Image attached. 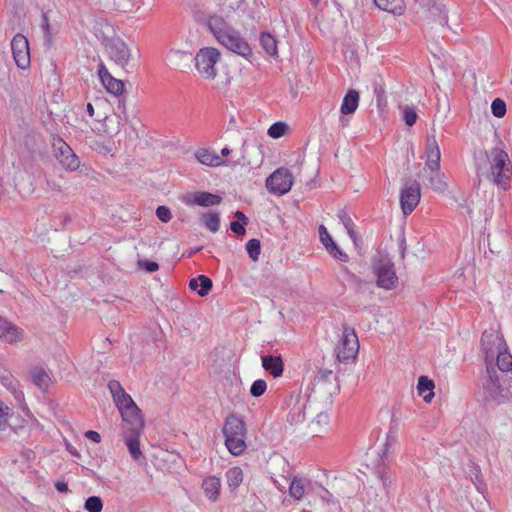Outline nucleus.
<instances>
[{
	"mask_svg": "<svg viewBox=\"0 0 512 512\" xmlns=\"http://www.w3.org/2000/svg\"><path fill=\"white\" fill-rule=\"evenodd\" d=\"M330 405L324 404L323 400H318L316 406H314L312 414H316V418L309 425L310 433L314 436L321 434L327 429L330 420L327 409Z\"/></svg>",
	"mask_w": 512,
	"mask_h": 512,
	"instance_id": "18",
	"label": "nucleus"
},
{
	"mask_svg": "<svg viewBox=\"0 0 512 512\" xmlns=\"http://www.w3.org/2000/svg\"><path fill=\"white\" fill-rule=\"evenodd\" d=\"M491 112L495 117H503L506 114L505 102L500 98L494 99L491 104Z\"/></svg>",
	"mask_w": 512,
	"mask_h": 512,
	"instance_id": "44",
	"label": "nucleus"
},
{
	"mask_svg": "<svg viewBox=\"0 0 512 512\" xmlns=\"http://www.w3.org/2000/svg\"><path fill=\"white\" fill-rule=\"evenodd\" d=\"M267 389V384L264 380L258 379L255 380L250 388V393L254 397H260L262 396Z\"/></svg>",
	"mask_w": 512,
	"mask_h": 512,
	"instance_id": "45",
	"label": "nucleus"
},
{
	"mask_svg": "<svg viewBox=\"0 0 512 512\" xmlns=\"http://www.w3.org/2000/svg\"><path fill=\"white\" fill-rule=\"evenodd\" d=\"M140 266L143 267L148 272H155L159 269V265L156 262L144 260L140 262Z\"/></svg>",
	"mask_w": 512,
	"mask_h": 512,
	"instance_id": "54",
	"label": "nucleus"
},
{
	"mask_svg": "<svg viewBox=\"0 0 512 512\" xmlns=\"http://www.w3.org/2000/svg\"><path fill=\"white\" fill-rule=\"evenodd\" d=\"M201 220L204 226L213 233H216L220 228V215L218 212L204 213Z\"/></svg>",
	"mask_w": 512,
	"mask_h": 512,
	"instance_id": "37",
	"label": "nucleus"
},
{
	"mask_svg": "<svg viewBox=\"0 0 512 512\" xmlns=\"http://www.w3.org/2000/svg\"><path fill=\"white\" fill-rule=\"evenodd\" d=\"M481 349L485 356L486 366L493 365L496 358L495 367L499 373L512 370V355L507 351V346L503 336L495 329L485 330L481 337Z\"/></svg>",
	"mask_w": 512,
	"mask_h": 512,
	"instance_id": "3",
	"label": "nucleus"
},
{
	"mask_svg": "<svg viewBox=\"0 0 512 512\" xmlns=\"http://www.w3.org/2000/svg\"><path fill=\"white\" fill-rule=\"evenodd\" d=\"M425 156L424 172H428L425 176V186L438 193L445 192L448 184L445 174L440 171L441 152L435 135H429L426 138Z\"/></svg>",
	"mask_w": 512,
	"mask_h": 512,
	"instance_id": "4",
	"label": "nucleus"
},
{
	"mask_svg": "<svg viewBox=\"0 0 512 512\" xmlns=\"http://www.w3.org/2000/svg\"><path fill=\"white\" fill-rule=\"evenodd\" d=\"M288 129V125L284 122L278 121L273 123L268 129V135L271 138L278 139L282 137Z\"/></svg>",
	"mask_w": 512,
	"mask_h": 512,
	"instance_id": "41",
	"label": "nucleus"
},
{
	"mask_svg": "<svg viewBox=\"0 0 512 512\" xmlns=\"http://www.w3.org/2000/svg\"><path fill=\"white\" fill-rule=\"evenodd\" d=\"M476 173L478 181L486 177L498 187H508L512 167L508 154L499 147L492 148L489 152L479 151L475 154Z\"/></svg>",
	"mask_w": 512,
	"mask_h": 512,
	"instance_id": "1",
	"label": "nucleus"
},
{
	"mask_svg": "<svg viewBox=\"0 0 512 512\" xmlns=\"http://www.w3.org/2000/svg\"><path fill=\"white\" fill-rule=\"evenodd\" d=\"M359 350L358 337L354 331L349 327L343 328L341 341L336 348V357L339 362H348L355 359Z\"/></svg>",
	"mask_w": 512,
	"mask_h": 512,
	"instance_id": "12",
	"label": "nucleus"
},
{
	"mask_svg": "<svg viewBox=\"0 0 512 512\" xmlns=\"http://www.w3.org/2000/svg\"><path fill=\"white\" fill-rule=\"evenodd\" d=\"M114 402H115L117 408L119 409V411H121V410H123L125 408H128L131 405L135 404V402L133 401L132 397L129 394H127L126 392L122 393L121 396H119L116 399H114Z\"/></svg>",
	"mask_w": 512,
	"mask_h": 512,
	"instance_id": "46",
	"label": "nucleus"
},
{
	"mask_svg": "<svg viewBox=\"0 0 512 512\" xmlns=\"http://www.w3.org/2000/svg\"><path fill=\"white\" fill-rule=\"evenodd\" d=\"M190 58L191 54L179 50H170L166 55L168 63L175 69H181L186 66Z\"/></svg>",
	"mask_w": 512,
	"mask_h": 512,
	"instance_id": "31",
	"label": "nucleus"
},
{
	"mask_svg": "<svg viewBox=\"0 0 512 512\" xmlns=\"http://www.w3.org/2000/svg\"><path fill=\"white\" fill-rule=\"evenodd\" d=\"M330 255H332L335 259L340 260L342 262H347L349 260V256L343 252L337 244L334 242L329 248L326 249Z\"/></svg>",
	"mask_w": 512,
	"mask_h": 512,
	"instance_id": "47",
	"label": "nucleus"
},
{
	"mask_svg": "<svg viewBox=\"0 0 512 512\" xmlns=\"http://www.w3.org/2000/svg\"><path fill=\"white\" fill-rule=\"evenodd\" d=\"M205 24L222 46L246 59L252 56V49L247 41L223 17L211 15Z\"/></svg>",
	"mask_w": 512,
	"mask_h": 512,
	"instance_id": "2",
	"label": "nucleus"
},
{
	"mask_svg": "<svg viewBox=\"0 0 512 512\" xmlns=\"http://www.w3.org/2000/svg\"><path fill=\"white\" fill-rule=\"evenodd\" d=\"M416 13L428 25H439L444 28L448 24V11L443 0H414Z\"/></svg>",
	"mask_w": 512,
	"mask_h": 512,
	"instance_id": "7",
	"label": "nucleus"
},
{
	"mask_svg": "<svg viewBox=\"0 0 512 512\" xmlns=\"http://www.w3.org/2000/svg\"><path fill=\"white\" fill-rule=\"evenodd\" d=\"M245 225L246 224L239 221H232L230 223V229L237 235H244L246 232Z\"/></svg>",
	"mask_w": 512,
	"mask_h": 512,
	"instance_id": "53",
	"label": "nucleus"
},
{
	"mask_svg": "<svg viewBox=\"0 0 512 512\" xmlns=\"http://www.w3.org/2000/svg\"><path fill=\"white\" fill-rule=\"evenodd\" d=\"M399 247L401 250V257L404 258L405 256V250H406V239L404 236L400 238Z\"/></svg>",
	"mask_w": 512,
	"mask_h": 512,
	"instance_id": "61",
	"label": "nucleus"
},
{
	"mask_svg": "<svg viewBox=\"0 0 512 512\" xmlns=\"http://www.w3.org/2000/svg\"><path fill=\"white\" fill-rule=\"evenodd\" d=\"M434 388L435 384L433 380L429 379L427 376H420L418 378L417 390L419 395L423 396V400L426 403H429L434 397Z\"/></svg>",
	"mask_w": 512,
	"mask_h": 512,
	"instance_id": "32",
	"label": "nucleus"
},
{
	"mask_svg": "<svg viewBox=\"0 0 512 512\" xmlns=\"http://www.w3.org/2000/svg\"><path fill=\"white\" fill-rule=\"evenodd\" d=\"M378 479L382 482L384 487H387L388 485L391 484V480L385 473L379 472Z\"/></svg>",
	"mask_w": 512,
	"mask_h": 512,
	"instance_id": "59",
	"label": "nucleus"
},
{
	"mask_svg": "<svg viewBox=\"0 0 512 512\" xmlns=\"http://www.w3.org/2000/svg\"><path fill=\"white\" fill-rule=\"evenodd\" d=\"M230 153H231V150L229 148H227V147H225V148H223L221 150V156L222 157H227Z\"/></svg>",
	"mask_w": 512,
	"mask_h": 512,
	"instance_id": "64",
	"label": "nucleus"
},
{
	"mask_svg": "<svg viewBox=\"0 0 512 512\" xmlns=\"http://www.w3.org/2000/svg\"><path fill=\"white\" fill-rule=\"evenodd\" d=\"M120 413L122 420L127 424L125 432L135 431L136 433H142L144 420L141 415V410L136 404L121 410Z\"/></svg>",
	"mask_w": 512,
	"mask_h": 512,
	"instance_id": "19",
	"label": "nucleus"
},
{
	"mask_svg": "<svg viewBox=\"0 0 512 512\" xmlns=\"http://www.w3.org/2000/svg\"><path fill=\"white\" fill-rule=\"evenodd\" d=\"M260 44L265 52L270 56H276L278 53L277 50V41L273 35L270 33L263 32L260 36Z\"/></svg>",
	"mask_w": 512,
	"mask_h": 512,
	"instance_id": "36",
	"label": "nucleus"
},
{
	"mask_svg": "<svg viewBox=\"0 0 512 512\" xmlns=\"http://www.w3.org/2000/svg\"><path fill=\"white\" fill-rule=\"evenodd\" d=\"M0 338L8 343H14L20 340L18 328L11 322L0 316Z\"/></svg>",
	"mask_w": 512,
	"mask_h": 512,
	"instance_id": "25",
	"label": "nucleus"
},
{
	"mask_svg": "<svg viewBox=\"0 0 512 512\" xmlns=\"http://www.w3.org/2000/svg\"><path fill=\"white\" fill-rule=\"evenodd\" d=\"M486 373L482 383L484 401L499 405L509 400L510 378L507 374L499 373L495 366L489 364Z\"/></svg>",
	"mask_w": 512,
	"mask_h": 512,
	"instance_id": "5",
	"label": "nucleus"
},
{
	"mask_svg": "<svg viewBox=\"0 0 512 512\" xmlns=\"http://www.w3.org/2000/svg\"><path fill=\"white\" fill-rule=\"evenodd\" d=\"M373 272L377 286L386 290L394 289L398 283L394 263L387 255H379L373 261Z\"/></svg>",
	"mask_w": 512,
	"mask_h": 512,
	"instance_id": "9",
	"label": "nucleus"
},
{
	"mask_svg": "<svg viewBox=\"0 0 512 512\" xmlns=\"http://www.w3.org/2000/svg\"><path fill=\"white\" fill-rule=\"evenodd\" d=\"M205 495L211 500L216 501L219 496L220 480L217 477H208L202 484Z\"/></svg>",
	"mask_w": 512,
	"mask_h": 512,
	"instance_id": "33",
	"label": "nucleus"
},
{
	"mask_svg": "<svg viewBox=\"0 0 512 512\" xmlns=\"http://www.w3.org/2000/svg\"><path fill=\"white\" fill-rule=\"evenodd\" d=\"M52 146L55 158L65 170L75 171L79 168V158L63 139L54 137Z\"/></svg>",
	"mask_w": 512,
	"mask_h": 512,
	"instance_id": "13",
	"label": "nucleus"
},
{
	"mask_svg": "<svg viewBox=\"0 0 512 512\" xmlns=\"http://www.w3.org/2000/svg\"><path fill=\"white\" fill-rule=\"evenodd\" d=\"M292 406L287 415V422L291 426H297L306 420L307 413L312 414V410L318 400H311V395L306 394L304 396L297 395L295 398L290 399Z\"/></svg>",
	"mask_w": 512,
	"mask_h": 512,
	"instance_id": "10",
	"label": "nucleus"
},
{
	"mask_svg": "<svg viewBox=\"0 0 512 512\" xmlns=\"http://www.w3.org/2000/svg\"><path fill=\"white\" fill-rule=\"evenodd\" d=\"M86 109H87V112L89 114L90 117H93L94 116V107L91 103H88L87 106H86Z\"/></svg>",
	"mask_w": 512,
	"mask_h": 512,
	"instance_id": "63",
	"label": "nucleus"
},
{
	"mask_svg": "<svg viewBox=\"0 0 512 512\" xmlns=\"http://www.w3.org/2000/svg\"><path fill=\"white\" fill-rule=\"evenodd\" d=\"M220 59V52L213 47H205L196 54L195 66L198 72L207 79H214L217 75L215 64Z\"/></svg>",
	"mask_w": 512,
	"mask_h": 512,
	"instance_id": "11",
	"label": "nucleus"
},
{
	"mask_svg": "<svg viewBox=\"0 0 512 512\" xmlns=\"http://www.w3.org/2000/svg\"><path fill=\"white\" fill-rule=\"evenodd\" d=\"M55 488H56V490H57L58 492H60V493H66V492H68V490H69V489H68V485H67V483H66V482H64V481H57V482L55 483Z\"/></svg>",
	"mask_w": 512,
	"mask_h": 512,
	"instance_id": "58",
	"label": "nucleus"
},
{
	"mask_svg": "<svg viewBox=\"0 0 512 512\" xmlns=\"http://www.w3.org/2000/svg\"><path fill=\"white\" fill-rule=\"evenodd\" d=\"M338 216H339V218H340V220H341L342 224H343V225H344V227L346 228L347 233H348V235L350 236V238H351L353 241H355V240H356V236H357V235H356V232H355V230H354V226H355V225H354V222H353V220L351 219V217H350V216H348V215L346 214V212H345V211H340Z\"/></svg>",
	"mask_w": 512,
	"mask_h": 512,
	"instance_id": "40",
	"label": "nucleus"
},
{
	"mask_svg": "<svg viewBox=\"0 0 512 512\" xmlns=\"http://www.w3.org/2000/svg\"><path fill=\"white\" fill-rule=\"evenodd\" d=\"M11 49L16 65L20 69H26L30 66V50L27 38L22 34H17L11 41Z\"/></svg>",
	"mask_w": 512,
	"mask_h": 512,
	"instance_id": "17",
	"label": "nucleus"
},
{
	"mask_svg": "<svg viewBox=\"0 0 512 512\" xmlns=\"http://www.w3.org/2000/svg\"><path fill=\"white\" fill-rule=\"evenodd\" d=\"M66 448L72 455L79 456V453L72 445L67 444Z\"/></svg>",
	"mask_w": 512,
	"mask_h": 512,
	"instance_id": "62",
	"label": "nucleus"
},
{
	"mask_svg": "<svg viewBox=\"0 0 512 512\" xmlns=\"http://www.w3.org/2000/svg\"><path fill=\"white\" fill-rule=\"evenodd\" d=\"M262 366L275 378L281 376L284 370V364L279 355L262 356Z\"/></svg>",
	"mask_w": 512,
	"mask_h": 512,
	"instance_id": "24",
	"label": "nucleus"
},
{
	"mask_svg": "<svg viewBox=\"0 0 512 512\" xmlns=\"http://www.w3.org/2000/svg\"><path fill=\"white\" fill-rule=\"evenodd\" d=\"M84 508L88 512H101L103 508V502L98 496H90L86 499Z\"/></svg>",
	"mask_w": 512,
	"mask_h": 512,
	"instance_id": "42",
	"label": "nucleus"
},
{
	"mask_svg": "<svg viewBox=\"0 0 512 512\" xmlns=\"http://www.w3.org/2000/svg\"><path fill=\"white\" fill-rule=\"evenodd\" d=\"M487 242L492 253H500L509 244V235L505 230L490 232L487 235Z\"/></svg>",
	"mask_w": 512,
	"mask_h": 512,
	"instance_id": "23",
	"label": "nucleus"
},
{
	"mask_svg": "<svg viewBox=\"0 0 512 512\" xmlns=\"http://www.w3.org/2000/svg\"><path fill=\"white\" fill-rule=\"evenodd\" d=\"M225 445L232 455L239 456L246 449V425L238 416L231 414L226 417L223 425Z\"/></svg>",
	"mask_w": 512,
	"mask_h": 512,
	"instance_id": "6",
	"label": "nucleus"
},
{
	"mask_svg": "<svg viewBox=\"0 0 512 512\" xmlns=\"http://www.w3.org/2000/svg\"><path fill=\"white\" fill-rule=\"evenodd\" d=\"M227 482L230 488H237L243 481V472L239 467H232L226 472Z\"/></svg>",
	"mask_w": 512,
	"mask_h": 512,
	"instance_id": "38",
	"label": "nucleus"
},
{
	"mask_svg": "<svg viewBox=\"0 0 512 512\" xmlns=\"http://www.w3.org/2000/svg\"><path fill=\"white\" fill-rule=\"evenodd\" d=\"M395 441V436L391 434V432L387 435L386 442L384 444L383 456L387 455L389 452V448L391 446V442Z\"/></svg>",
	"mask_w": 512,
	"mask_h": 512,
	"instance_id": "57",
	"label": "nucleus"
},
{
	"mask_svg": "<svg viewBox=\"0 0 512 512\" xmlns=\"http://www.w3.org/2000/svg\"><path fill=\"white\" fill-rule=\"evenodd\" d=\"M108 388L112 394L113 400L125 393V390L117 380H110L108 382Z\"/></svg>",
	"mask_w": 512,
	"mask_h": 512,
	"instance_id": "51",
	"label": "nucleus"
},
{
	"mask_svg": "<svg viewBox=\"0 0 512 512\" xmlns=\"http://www.w3.org/2000/svg\"><path fill=\"white\" fill-rule=\"evenodd\" d=\"M421 189L417 181H407L400 192V206L404 215H409L417 207Z\"/></svg>",
	"mask_w": 512,
	"mask_h": 512,
	"instance_id": "15",
	"label": "nucleus"
},
{
	"mask_svg": "<svg viewBox=\"0 0 512 512\" xmlns=\"http://www.w3.org/2000/svg\"><path fill=\"white\" fill-rule=\"evenodd\" d=\"M234 216H235V218L238 219L239 222H242L243 224H247L248 223V218L246 217V215L243 212L236 211Z\"/></svg>",
	"mask_w": 512,
	"mask_h": 512,
	"instance_id": "60",
	"label": "nucleus"
},
{
	"mask_svg": "<svg viewBox=\"0 0 512 512\" xmlns=\"http://www.w3.org/2000/svg\"><path fill=\"white\" fill-rule=\"evenodd\" d=\"M375 5L386 12L394 15H402L404 12L403 0H373Z\"/></svg>",
	"mask_w": 512,
	"mask_h": 512,
	"instance_id": "30",
	"label": "nucleus"
},
{
	"mask_svg": "<svg viewBox=\"0 0 512 512\" xmlns=\"http://www.w3.org/2000/svg\"><path fill=\"white\" fill-rule=\"evenodd\" d=\"M85 436L94 441L95 443H99L101 441V436L98 432L96 431H93V430H89L85 433Z\"/></svg>",
	"mask_w": 512,
	"mask_h": 512,
	"instance_id": "56",
	"label": "nucleus"
},
{
	"mask_svg": "<svg viewBox=\"0 0 512 512\" xmlns=\"http://www.w3.org/2000/svg\"><path fill=\"white\" fill-rule=\"evenodd\" d=\"M213 286L212 280L206 275H199L189 281L191 290L196 291L199 296L204 297L209 294Z\"/></svg>",
	"mask_w": 512,
	"mask_h": 512,
	"instance_id": "26",
	"label": "nucleus"
},
{
	"mask_svg": "<svg viewBox=\"0 0 512 512\" xmlns=\"http://www.w3.org/2000/svg\"><path fill=\"white\" fill-rule=\"evenodd\" d=\"M141 433L135 431L125 432V442L131 457L135 461H139L142 458V452L140 450L139 436Z\"/></svg>",
	"mask_w": 512,
	"mask_h": 512,
	"instance_id": "27",
	"label": "nucleus"
},
{
	"mask_svg": "<svg viewBox=\"0 0 512 512\" xmlns=\"http://www.w3.org/2000/svg\"><path fill=\"white\" fill-rule=\"evenodd\" d=\"M41 26H42V29H43V31L45 33V36L46 37H50V25H49L48 17H47V15L45 13L42 15V24H41Z\"/></svg>",
	"mask_w": 512,
	"mask_h": 512,
	"instance_id": "55",
	"label": "nucleus"
},
{
	"mask_svg": "<svg viewBox=\"0 0 512 512\" xmlns=\"http://www.w3.org/2000/svg\"><path fill=\"white\" fill-rule=\"evenodd\" d=\"M246 250L253 261H257L261 252V244L258 239H251L246 243Z\"/></svg>",
	"mask_w": 512,
	"mask_h": 512,
	"instance_id": "43",
	"label": "nucleus"
},
{
	"mask_svg": "<svg viewBox=\"0 0 512 512\" xmlns=\"http://www.w3.org/2000/svg\"><path fill=\"white\" fill-rule=\"evenodd\" d=\"M30 378L34 385H36L39 389L45 391L50 382L51 378L47 371L43 367H34L30 371Z\"/></svg>",
	"mask_w": 512,
	"mask_h": 512,
	"instance_id": "28",
	"label": "nucleus"
},
{
	"mask_svg": "<svg viewBox=\"0 0 512 512\" xmlns=\"http://www.w3.org/2000/svg\"><path fill=\"white\" fill-rule=\"evenodd\" d=\"M319 236L321 243L326 249L329 248V246L334 243V240L332 239L331 235L328 233L324 225L319 226Z\"/></svg>",
	"mask_w": 512,
	"mask_h": 512,
	"instance_id": "49",
	"label": "nucleus"
},
{
	"mask_svg": "<svg viewBox=\"0 0 512 512\" xmlns=\"http://www.w3.org/2000/svg\"><path fill=\"white\" fill-rule=\"evenodd\" d=\"M9 407L0 401V430H4L9 416Z\"/></svg>",
	"mask_w": 512,
	"mask_h": 512,
	"instance_id": "52",
	"label": "nucleus"
},
{
	"mask_svg": "<svg viewBox=\"0 0 512 512\" xmlns=\"http://www.w3.org/2000/svg\"><path fill=\"white\" fill-rule=\"evenodd\" d=\"M105 49L109 58L116 65L125 68L130 60L131 53L127 44L120 38L109 39L105 42Z\"/></svg>",
	"mask_w": 512,
	"mask_h": 512,
	"instance_id": "16",
	"label": "nucleus"
},
{
	"mask_svg": "<svg viewBox=\"0 0 512 512\" xmlns=\"http://www.w3.org/2000/svg\"><path fill=\"white\" fill-rule=\"evenodd\" d=\"M260 154L256 145L244 141L241 147V156L234 162V165L257 166L261 162Z\"/></svg>",
	"mask_w": 512,
	"mask_h": 512,
	"instance_id": "22",
	"label": "nucleus"
},
{
	"mask_svg": "<svg viewBox=\"0 0 512 512\" xmlns=\"http://www.w3.org/2000/svg\"><path fill=\"white\" fill-rule=\"evenodd\" d=\"M265 184L271 194L284 195L293 185L292 173L287 168H278L266 179Z\"/></svg>",
	"mask_w": 512,
	"mask_h": 512,
	"instance_id": "14",
	"label": "nucleus"
},
{
	"mask_svg": "<svg viewBox=\"0 0 512 512\" xmlns=\"http://www.w3.org/2000/svg\"><path fill=\"white\" fill-rule=\"evenodd\" d=\"M195 156L201 164L207 166H218L224 163L220 156H217L206 149H199L196 151Z\"/></svg>",
	"mask_w": 512,
	"mask_h": 512,
	"instance_id": "34",
	"label": "nucleus"
},
{
	"mask_svg": "<svg viewBox=\"0 0 512 512\" xmlns=\"http://www.w3.org/2000/svg\"><path fill=\"white\" fill-rule=\"evenodd\" d=\"M359 104V93L356 90H349L344 96L340 111L343 115L352 114L356 111Z\"/></svg>",
	"mask_w": 512,
	"mask_h": 512,
	"instance_id": "29",
	"label": "nucleus"
},
{
	"mask_svg": "<svg viewBox=\"0 0 512 512\" xmlns=\"http://www.w3.org/2000/svg\"><path fill=\"white\" fill-rule=\"evenodd\" d=\"M0 383H2L8 389L13 390L15 398L18 401L24 399L23 392L15 390V379L9 371L0 369Z\"/></svg>",
	"mask_w": 512,
	"mask_h": 512,
	"instance_id": "35",
	"label": "nucleus"
},
{
	"mask_svg": "<svg viewBox=\"0 0 512 512\" xmlns=\"http://www.w3.org/2000/svg\"><path fill=\"white\" fill-rule=\"evenodd\" d=\"M332 378V370L321 369L318 371L308 388L311 400H323L324 404L332 403V395L335 389Z\"/></svg>",
	"mask_w": 512,
	"mask_h": 512,
	"instance_id": "8",
	"label": "nucleus"
},
{
	"mask_svg": "<svg viewBox=\"0 0 512 512\" xmlns=\"http://www.w3.org/2000/svg\"><path fill=\"white\" fill-rule=\"evenodd\" d=\"M183 200L187 205L211 207L219 205L222 201V198L219 195L212 194L210 192L197 191L194 193L187 194Z\"/></svg>",
	"mask_w": 512,
	"mask_h": 512,
	"instance_id": "20",
	"label": "nucleus"
},
{
	"mask_svg": "<svg viewBox=\"0 0 512 512\" xmlns=\"http://www.w3.org/2000/svg\"><path fill=\"white\" fill-rule=\"evenodd\" d=\"M403 120L407 126H413L417 120V113L409 106L403 110Z\"/></svg>",
	"mask_w": 512,
	"mask_h": 512,
	"instance_id": "48",
	"label": "nucleus"
},
{
	"mask_svg": "<svg viewBox=\"0 0 512 512\" xmlns=\"http://www.w3.org/2000/svg\"><path fill=\"white\" fill-rule=\"evenodd\" d=\"M156 216L158 217V219L164 223H167L171 220L172 218V214H171V211L168 207L166 206H158L157 209H156Z\"/></svg>",
	"mask_w": 512,
	"mask_h": 512,
	"instance_id": "50",
	"label": "nucleus"
},
{
	"mask_svg": "<svg viewBox=\"0 0 512 512\" xmlns=\"http://www.w3.org/2000/svg\"><path fill=\"white\" fill-rule=\"evenodd\" d=\"M99 78L107 89V91L113 95L119 96L124 90V83L122 80L114 78L107 70L103 62L98 65Z\"/></svg>",
	"mask_w": 512,
	"mask_h": 512,
	"instance_id": "21",
	"label": "nucleus"
},
{
	"mask_svg": "<svg viewBox=\"0 0 512 512\" xmlns=\"http://www.w3.org/2000/svg\"><path fill=\"white\" fill-rule=\"evenodd\" d=\"M305 492L304 480L294 477L289 486V493L291 497L296 500H300Z\"/></svg>",
	"mask_w": 512,
	"mask_h": 512,
	"instance_id": "39",
	"label": "nucleus"
}]
</instances>
